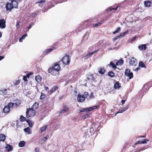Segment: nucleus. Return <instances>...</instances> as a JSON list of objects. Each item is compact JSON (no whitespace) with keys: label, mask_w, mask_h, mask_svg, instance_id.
Returning a JSON list of instances; mask_svg holds the SVG:
<instances>
[{"label":"nucleus","mask_w":152,"mask_h":152,"mask_svg":"<svg viewBox=\"0 0 152 152\" xmlns=\"http://www.w3.org/2000/svg\"><path fill=\"white\" fill-rule=\"evenodd\" d=\"M26 121L28 123V124L29 126L30 127H32L33 124L31 120L27 119L26 120Z\"/></svg>","instance_id":"obj_35"},{"label":"nucleus","mask_w":152,"mask_h":152,"mask_svg":"<svg viewBox=\"0 0 152 152\" xmlns=\"http://www.w3.org/2000/svg\"><path fill=\"white\" fill-rule=\"evenodd\" d=\"M10 108L6 105L4 106L3 109V111L4 113H8L10 112Z\"/></svg>","instance_id":"obj_13"},{"label":"nucleus","mask_w":152,"mask_h":152,"mask_svg":"<svg viewBox=\"0 0 152 152\" xmlns=\"http://www.w3.org/2000/svg\"><path fill=\"white\" fill-rule=\"evenodd\" d=\"M136 37H132V41H134L136 39Z\"/></svg>","instance_id":"obj_63"},{"label":"nucleus","mask_w":152,"mask_h":152,"mask_svg":"<svg viewBox=\"0 0 152 152\" xmlns=\"http://www.w3.org/2000/svg\"><path fill=\"white\" fill-rule=\"evenodd\" d=\"M124 112V110H123L122 109V108H121L119 109L118 112H117L116 113L115 115L118 113H122Z\"/></svg>","instance_id":"obj_43"},{"label":"nucleus","mask_w":152,"mask_h":152,"mask_svg":"<svg viewBox=\"0 0 152 152\" xmlns=\"http://www.w3.org/2000/svg\"><path fill=\"white\" fill-rule=\"evenodd\" d=\"M36 15V13H34L31 15V16L32 18H33L35 17Z\"/></svg>","instance_id":"obj_58"},{"label":"nucleus","mask_w":152,"mask_h":152,"mask_svg":"<svg viewBox=\"0 0 152 152\" xmlns=\"http://www.w3.org/2000/svg\"><path fill=\"white\" fill-rule=\"evenodd\" d=\"M39 103L36 102H35L32 106V107L31 108L33 110H35L39 107Z\"/></svg>","instance_id":"obj_16"},{"label":"nucleus","mask_w":152,"mask_h":152,"mask_svg":"<svg viewBox=\"0 0 152 152\" xmlns=\"http://www.w3.org/2000/svg\"><path fill=\"white\" fill-rule=\"evenodd\" d=\"M106 71L104 68H101L99 69L98 71V72L102 75H103L105 73Z\"/></svg>","instance_id":"obj_25"},{"label":"nucleus","mask_w":152,"mask_h":152,"mask_svg":"<svg viewBox=\"0 0 152 152\" xmlns=\"http://www.w3.org/2000/svg\"><path fill=\"white\" fill-rule=\"evenodd\" d=\"M85 99L86 98L84 96L80 94L78 95L77 98V100L78 102H81L84 101Z\"/></svg>","instance_id":"obj_7"},{"label":"nucleus","mask_w":152,"mask_h":152,"mask_svg":"<svg viewBox=\"0 0 152 152\" xmlns=\"http://www.w3.org/2000/svg\"><path fill=\"white\" fill-rule=\"evenodd\" d=\"M108 75L111 77H114L115 73L112 71H110L108 72Z\"/></svg>","instance_id":"obj_30"},{"label":"nucleus","mask_w":152,"mask_h":152,"mask_svg":"<svg viewBox=\"0 0 152 152\" xmlns=\"http://www.w3.org/2000/svg\"><path fill=\"white\" fill-rule=\"evenodd\" d=\"M6 21L4 19L0 20V28H4L6 27Z\"/></svg>","instance_id":"obj_9"},{"label":"nucleus","mask_w":152,"mask_h":152,"mask_svg":"<svg viewBox=\"0 0 152 152\" xmlns=\"http://www.w3.org/2000/svg\"><path fill=\"white\" fill-rule=\"evenodd\" d=\"M126 100H122L121 101V102L122 103V105H123L125 102Z\"/></svg>","instance_id":"obj_61"},{"label":"nucleus","mask_w":152,"mask_h":152,"mask_svg":"<svg viewBox=\"0 0 152 152\" xmlns=\"http://www.w3.org/2000/svg\"><path fill=\"white\" fill-rule=\"evenodd\" d=\"M110 67L112 66L113 68H116L117 67L113 63L112 61L110 62V65H109Z\"/></svg>","instance_id":"obj_34"},{"label":"nucleus","mask_w":152,"mask_h":152,"mask_svg":"<svg viewBox=\"0 0 152 152\" xmlns=\"http://www.w3.org/2000/svg\"><path fill=\"white\" fill-rule=\"evenodd\" d=\"M58 87L57 86H54L53 87L49 92V93L50 94H52L53 92L55 91L57 89Z\"/></svg>","instance_id":"obj_17"},{"label":"nucleus","mask_w":152,"mask_h":152,"mask_svg":"<svg viewBox=\"0 0 152 152\" xmlns=\"http://www.w3.org/2000/svg\"><path fill=\"white\" fill-rule=\"evenodd\" d=\"M27 77L25 76H24L23 77V79L25 81H27Z\"/></svg>","instance_id":"obj_52"},{"label":"nucleus","mask_w":152,"mask_h":152,"mask_svg":"<svg viewBox=\"0 0 152 152\" xmlns=\"http://www.w3.org/2000/svg\"><path fill=\"white\" fill-rule=\"evenodd\" d=\"M90 115L89 113H86L82 117V118L83 119H85L89 117V115Z\"/></svg>","instance_id":"obj_28"},{"label":"nucleus","mask_w":152,"mask_h":152,"mask_svg":"<svg viewBox=\"0 0 152 152\" xmlns=\"http://www.w3.org/2000/svg\"><path fill=\"white\" fill-rule=\"evenodd\" d=\"M32 27V25H29L27 28L28 29V30L31 28Z\"/></svg>","instance_id":"obj_60"},{"label":"nucleus","mask_w":152,"mask_h":152,"mask_svg":"<svg viewBox=\"0 0 152 152\" xmlns=\"http://www.w3.org/2000/svg\"><path fill=\"white\" fill-rule=\"evenodd\" d=\"M48 72L50 73L52 75L56 76L59 74V71H57L52 68H49L48 69Z\"/></svg>","instance_id":"obj_5"},{"label":"nucleus","mask_w":152,"mask_h":152,"mask_svg":"<svg viewBox=\"0 0 152 152\" xmlns=\"http://www.w3.org/2000/svg\"><path fill=\"white\" fill-rule=\"evenodd\" d=\"M44 88H45V90L46 91H47L48 92L49 91V88L48 87L45 86Z\"/></svg>","instance_id":"obj_56"},{"label":"nucleus","mask_w":152,"mask_h":152,"mask_svg":"<svg viewBox=\"0 0 152 152\" xmlns=\"http://www.w3.org/2000/svg\"><path fill=\"white\" fill-rule=\"evenodd\" d=\"M70 60L69 56L66 55L64 56L61 60L64 66L69 64L70 62Z\"/></svg>","instance_id":"obj_2"},{"label":"nucleus","mask_w":152,"mask_h":152,"mask_svg":"<svg viewBox=\"0 0 152 152\" xmlns=\"http://www.w3.org/2000/svg\"><path fill=\"white\" fill-rule=\"evenodd\" d=\"M128 32V31H126L125 32H124L122 34H120L119 35V36L120 38L121 37H124L125 34H127Z\"/></svg>","instance_id":"obj_40"},{"label":"nucleus","mask_w":152,"mask_h":152,"mask_svg":"<svg viewBox=\"0 0 152 152\" xmlns=\"http://www.w3.org/2000/svg\"><path fill=\"white\" fill-rule=\"evenodd\" d=\"M4 58V56H0V61L3 59Z\"/></svg>","instance_id":"obj_64"},{"label":"nucleus","mask_w":152,"mask_h":152,"mask_svg":"<svg viewBox=\"0 0 152 152\" xmlns=\"http://www.w3.org/2000/svg\"><path fill=\"white\" fill-rule=\"evenodd\" d=\"M121 28L120 27H118L116 30L113 32V34H115L119 33L121 31Z\"/></svg>","instance_id":"obj_38"},{"label":"nucleus","mask_w":152,"mask_h":152,"mask_svg":"<svg viewBox=\"0 0 152 152\" xmlns=\"http://www.w3.org/2000/svg\"><path fill=\"white\" fill-rule=\"evenodd\" d=\"M20 83V81L19 80H16L14 83V85L15 86L18 85Z\"/></svg>","instance_id":"obj_49"},{"label":"nucleus","mask_w":152,"mask_h":152,"mask_svg":"<svg viewBox=\"0 0 152 152\" xmlns=\"http://www.w3.org/2000/svg\"><path fill=\"white\" fill-rule=\"evenodd\" d=\"M49 137L48 135H47L46 137H43L42 140L44 141V142H45Z\"/></svg>","instance_id":"obj_42"},{"label":"nucleus","mask_w":152,"mask_h":152,"mask_svg":"<svg viewBox=\"0 0 152 152\" xmlns=\"http://www.w3.org/2000/svg\"><path fill=\"white\" fill-rule=\"evenodd\" d=\"M6 139V136L5 135L2 134H0V141H2V142H4Z\"/></svg>","instance_id":"obj_20"},{"label":"nucleus","mask_w":152,"mask_h":152,"mask_svg":"<svg viewBox=\"0 0 152 152\" xmlns=\"http://www.w3.org/2000/svg\"><path fill=\"white\" fill-rule=\"evenodd\" d=\"M83 95L86 98L88 96V92H85Z\"/></svg>","instance_id":"obj_44"},{"label":"nucleus","mask_w":152,"mask_h":152,"mask_svg":"<svg viewBox=\"0 0 152 152\" xmlns=\"http://www.w3.org/2000/svg\"><path fill=\"white\" fill-rule=\"evenodd\" d=\"M35 152H39V147H37L35 148Z\"/></svg>","instance_id":"obj_48"},{"label":"nucleus","mask_w":152,"mask_h":152,"mask_svg":"<svg viewBox=\"0 0 152 152\" xmlns=\"http://www.w3.org/2000/svg\"><path fill=\"white\" fill-rule=\"evenodd\" d=\"M11 1V3L12 4L13 8H18V4L16 0H9Z\"/></svg>","instance_id":"obj_11"},{"label":"nucleus","mask_w":152,"mask_h":152,"mask_svg":"<svg viewBox=\"0 0 152 152\" xmlns=\"http://www.w3.org/2000/svg\"><path fill=\"white\" fill-rule=\"evenodd\" d=\"M24 130L26 132H27L28 134H30L31 133L30 129L29 127L24 129Z\"/></svg>","instance_id":"obj_36"},{"label":"nucleus","mask_w":152,"mask_h":152,"mask_svg":"<svg viewBox=\"0 0 152 152\" xmlns=\"http://www.w3.org/2000/svg\"><path fill=\"white\" fill-rule=\"evenodd\" d=\"M50 68H52L57 71H59L61 69V67L58 63H56L53 64V66Z\"/></svg>","instance_id":"obj_6"},{"label":"nucleus","mask_w":152,"mask_h":152,"mask_svg":"<svg viewBox=\"0 0 152 152\" xmlns=\"http://www.w3.org/2000/svg\"><path fill=\"white\" fill-rule=\"evenodd\" d=\"M125 75L129 77V79H131L133 77V74L131 72L129 69H126L125 72Z\"/></svg>","instance_id":"obj_4"},{"label":"nucleus","mask_w":152,"mask_h":152,"mask_svg":"<svg viewBox=\"0 0 152 152\" xmlns=\"http://www.w3.org/2000/svg\"><path fill=\"white\" fill-rule=\"evenodd\" d=\"M144 5L145 7H150L151 6V2L149 1H145L144 2Z\"/></svg>","instance_id":"obj_12"},{"label":"nucleus","mask_w":152,"mask_h":152,"mask_svg":"<svg viewBox=\"0 0 152 152\" xmlns=\"http://www.w3.org/2000/svg\"><path fill=\"white\" fill-rule=\"evenodd\" d=\"M124 63V60L122 59H121L119 60L116 63V65H121L123 64Z\"/></svg>","instance_id":"obj_33"},{"label":"nucleus","mask_w":152,"mask_h":152,"mask_svg":"<svg viewBox=\"0 0 152 152\" xmlns=\"http://www.w3.org/2000/svg\"><path fill=\"white\" fill-rule=\"evenodd\" d=\"M48 126V125H46L45 126L41 127L40 128V130L41 131V132L42 133L43 132L45 131L46 130L47 127Z\"/></svg>","instance_id":"obj_29"},{"label":"nucleus","mask_w":152,"mask_h":152,"mask_svg":"<svg viewBox=\"0 0 152 152\" xmlns=\"http://www.w3.org/2000/svg\"><path fill=\"white\" fill-rule=\"evenodd\" d=\"M63 108L64 109L61 110V113H63L64 112H67L69 110V108L66 105L64 106Z\"/></svg>","instance_id":"obj_21"},{"label":"nucleus","mask_w":152,"mask_h":152,"mask_svg":"<svg viewBox=\"0 0 152 152\" xmlns=\"http://www.w3.org/2000/svg\"><path fill=\"white\" fill-rule=\"evenodd\" d=\"M14 104H15L17 106H19L20 104V102H18V103H15Z\"/></svg>","instance_id":"obj_59"},{"label":"nucleus","mask_w":152,"mask_h":152,"mask_svg":"<svg viewBox=\"0 0 152 152\" xmlns=\"http://www.w3.org/2000/svg\"><path fill=\"white\" fill-rule=\"evenodd\" d=\"M26 144V142L24 141H20L18 144V146L20 147H24Z\"/></svg>","instance_id":"obj_24"},{"label":"nucleus","mask_w":152,"mask_h":152,"mask_svg":"<svg viewBox=\"0 0 152 152\" xmlns=\"http://www.w3.org/2000/svg\"><path fill=\"white\" fill-rule=\"evenodd\" d=\"M128 108V106L126 107H122V109L123 110H124V111L126 110Z\"/></svg>","instance_id":"obj_55"},{"label":"nucleus","mask_w":152,"mask_h":152,"mask_svg":"<svg viewBox=\"0 0 152 152\" xmlns=\"http://www.w3.org/2000/svg\"><path fill=\"white\" fill-rule=\"evenodd\" d=\"M15 104L11 102L9 103L7 105L8 107H9L10 109V107H12Z\"/></svg>","instance_id":"obj_41"},{"label":"nucleus","mask_w":152,"mask_h":152,"mask_svg":"<svg viewBox=\"0 0 152 152\" xmlns=\"http://www.w3.org/2000/svg\"><path fill=\"white\" fill-rule=\"evenodd\" d=\"M118 38H120L119 36H116L115 37L113 38V40L114 41H115V40H116V39H117Z\"/></svg>","instance_id":"obj_51"},{"label":"nucleus","mask_w":152,"mask_h":152,"mask_svg":"<svg viewBox=\"0 0 152 152\" xmlns=\"http://www.w3.org/2000/svg\"><path fill=\"white\" fill-rule=\"evenodd\" d=\"M99 107V105H96L88 108H84L80 110V112H84L91 111L94 109L98 108Z\"/></svg>","instance_id":"obj_3"},{"label":"nucleus","mask_w":152,"mask_h":152,"mask_svg":"<svg viewBox=\"0 0 152 152\" xmlns=\"http://www.w3.org/2000/svg\"><path fill=\"white\" fill-rule=\"evenodd\" d=\"M114 87L115 89H119L121 87L119 82L117 81L115 83L114 85Z\"/></svg>","instance_id":"obj_19"},{"label":"nucleus","mask_w":152,"mask_h":152,"mask_svg":"<svg viewBox=\"0 0 152 152\" xmlns=\"http://www.w3.org/2000/svg\"><path fill=\"white\" fill-rule=\"evenodd\" d=\"M142 140H139V141H138L137 142L135 143V145H137V144H142Z\"/></svg>","instance_id":"obj_50"},{"label":"nucleus","mask_w":152,"mask_h":152,"mask_svg":"<svg viewBox=\"0 0 152 152\" xmlns=\"http://www.w3.org/2000/svg\"><path fill=\"white\" fill-rule=\"evenodd\" d=\"M6 150L8 152L12 151L13 150V147L11 145L9 144H7V146L5 147Z\"/></svg>","instance_id":"obj_15"},{"label":"nucleus","mask_w":152,"mask_h":152,"mask_svg":"<svg viewBox=\"0 0 152 152\" xmlns=\"http://www.w3.org/2000/svg\"><path fill=\"white\" fill-rule=\"evenodd\" d=\"M90 97L91 99H93L94 98V96L93 95V94L91 93L90 95Z\"/></svg>","instance_id":"obj_57"},{"label":"nucleus","mask_w":152,"mask_h":152,"mask_svg":"<svg viewBox=\"0 0 152 152\" xmlns=\"http://www.w3.org/2000/svg\"><path fill=\"white\" fill-rule=\"evenodd\" d=\"M142 143H146L149 140L148 139H143L142 140Z\"/></svg>","instance_id":"obj_45"},{"label":"nucleus","mask_w":152,"mask_h":152,"mask_svg":"<svg viewBox=\"0 0 152 152\" xmlns=\"http://www.w3.org/2000/svg\"><path fill=\"white\" fill-rule=\"evenodd\" d=\"M104 20H101L99 22L93 25V26L94 27H97L100 26L104 22Z\"/></svg>","instance_id":"obj_23"},{"label":"nucleus","mask_w":152,"mask_h":152,"mask_svg":"<svg viewBox=\"0 0 152 152\" xmlns=\"http://www.w3.org/2000/svg\"><path fill=\"white\" fill-rule=\"evenodd\" d=\"M30 75H31V74L30 73H28L26 75V77H27L29 78L30 77Z\"/></svg>","instance_id":"obj_62"},{"label":"nucleus","mask_w":152,"mask_h":152,"mask_svg":"<svg viewBox=\"0 0 152 152\" xmlns=\"http://www.w3.org/2000/svg\"><path fill=\"white\" fill-rule=\"evenodd\" d=\"M35 80L38 83L40 82L41 81V77L39 75L35 77Z\"/></svg>","instance_id":"obj_31"},{"label":"nucleus","mask_w":152,"mask_h":152,"mask_svg":"<svg viewBox=\"0 0 152 152\" xmlns=\"http://www.w3.org/2000/svg\"><path fill=\"white\" fill-rule=\"evenodd\" d=\"M36 111L31 108H27L26 112V116L28 118H32L34 117L36 114Z\"/></svg>","instance_id":"obj_1"},{"label":"nucleus","mask_w":152,"mask_h":152,"mask_svg":"<svg viewBox=\"0 0 152 152\" xmlns=\"http://www.w3.org/2000/svg\"><path fill=\"white\" fill-rule=\"evenodd\" d=\"M129 63L130 65L135 66L137 64V60L134 57H133L131 59Z\"/></svg>","instance_id":"obj_10"},{"label":"nucleus","mask_w":152,"mask_h":152,"mask_svg":"<svg viewBox=\"0 0 152 152\" xmlns=\"http://www.w3.org/2000/svg\"><path fill=\"white\" fill-rule=\"evenodd\" d=\"M119 7V6H117L116 7H110L108 8V11H109V12H110L113 10H117L118 8Z\"/></svg>","instance_id":"obj_26"},{"label":"nucleus","mask_w":152,"mask_h":152,"mask_svg":"<svg viewBox=\"0 0 152 152\" xmlns=\"http://www.w3.org/2000/svg\"><path fill=\"white\" fill-rule=\"evenodd\" d=\"M147 48L145 44L141 45L138 46V48L140 50H145Z\"/></svg>","instance_id":"obj_14"},{"label":"nucleus","mask_w":152,"mask_h":152,"mask_svg":"<svg viewBox=\"0 0 152 152\" xmlns=\"http://www.w3.org/2000/svg\"><path fill=\"white\" fill-rule=\"evenodd\" d=\"M26 36H27V35L26 34H24L23 35L22 37H21V39H24Z\"/></svg>","instance_id":"obj_54"},{"label":"nucleus","mask_w":152,"mask_h":152,"mask_svg":"<svg viewBox=\"0 0 152 152\" xmlns=\"http://www.w3.org/2000/svg\"><path fill=\"white\" fill-rule=\"evenodd\" d=\"M94 52H92L91 53H89L88 54H87L85 56V59H87L91 55H92L94 53Z\"/></svg>","instance_id":"obj_37"},{"label":"nucleus","mask_w":152,"mask_h":152,"mask_svg":"<svg viewBox=\"0 0 152 152\" xmlns=\"http://www.w3.org/2000/svg\"><path fill=\"white\" fill-rule=\"evenodd\" d=\"M20 23V21H17V24L16 25V27L17 28H19V23Z\"/></svg>","instance_id":"obj_47"},{"label":"nucleus","mask_w":152,"mask_h":152,"mask_svg":"<svg viewBox=\"0 0 152 152\" xmlns=\"http://www.w3.org/2000/svg\"><path fill=\"white\" fill-rule=\"evenodd\" d=\"M139 66L140 67H141L142 68H145V69L146 68V67L145 66V64L142 61H140L139 62Z\"/></svg>","instance_id":"obj_27"},{"label":"nucleus","mask_w":152,"mask_h":152,"mask_svg":"<svg viewBox=\"0 0 152 152\" xmlns=\"http://www.w3.org/2000/svg\"><path fill=\"white\" fill-rule=\"evenodd\" d=\"M45 1H46L45 0H40L38 1V2H36L35 4L41 3H42L45 2Z\"/></svg>","instance_id":"obj_46"},{"label":"nucleus","mask_w":152,"mask_h":152,"mask_svg":"<svg viewBox=\"0 0 152 152\" xmlns=\"http://www.w3.org/2000/svg\"><path fill=\"white\" fill-rule=\"evenodd\" d=\"M20 120L23 122L26 120V118L23 116L21 115L20 118Z\"/></svg>","instance_id":"obj_39"},{"label":"nucleus","mask_w":152,"mask_h":152,"mask_svg":"<svg viewBox=\"0 0 152 152\" xmlns=\"http://www.w3.org/2000/svg\"><path fill=\"white\" fill-rule=\"evenodd\" d=\"M46 98V95L45 94L42 93L39 99L41 100H44Z\"/></svg>","instance_id":"obj_32"},{"label":"nucleus","mask_w":152,"mask_h":152,"mask_svg":"<svg viewBox=\"0 0 152 152\" xmlns=\"http://www.w3.org/2000/svg\"><path fill=\"white\" fill-rule=\"evenodd\" d=\"M55 48V47H53L51 48H50L47 50L44 53V55H46V54L51 52Z\"/></svg>","instance_id":"obj_18"},{"label":"nucleus","mask_w":152,"mask_h":152,"mask_svg":"<svg viewBox=\"0 0 152 152\" xmlns=\"http://www.w3.org/2000/svg\"><path fill=\"white\" fill-rule=\"evenodd\" d=\"M6 8L7 11H11L13 8L12 4L11 3L7 2L6 4Z\"/></svg>","instance_id":"obj_8"},{"label":"nucleus","mask_w":152,"mask_h":152,"mask_svg":"<svg viewBox=\"0 0 152 152\" xmlns=\"http://www.w3.org/2000/svg\"><path fill=\"white\" fill-rule=\"evenodd\" d=\"M87 78L88 80H93L94 81L95 80V79L94 78L93 75L92 74L88 75Z\"/></svg>","instance_id":"obj_22"},{"label":"nucleus","mask_w":152,"mask_h":152,"mask_svg":"<svg viewBox=\"0 0 152 152\" xmlns=\"http://www.w3.org/2000/svg\"><path fill=\"white\" fill-rule=\"evenodd\" d=\"M140 69V67L139 66L138 67L136 68L135 69H134V71L136 72L138 71V70Z\"/></svg>","instance_id":"obj_53"}]
</instances>
